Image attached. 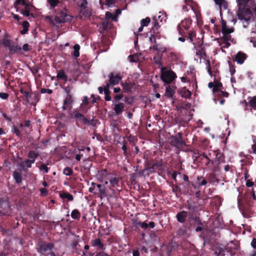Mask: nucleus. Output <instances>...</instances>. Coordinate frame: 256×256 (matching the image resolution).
Returning <instances> with one entry per match:
<instances>
[{
    "mask_svg": "<svg viewBox=\"0 0 256 256\" xmlns=\"http://www.w3.org/2000/svg\"><path fill=\"white\" fill-rule=\"evenodd\" d=\"M250 0H236L238 10L236 12V14L240 20H244L246 26H244L246 28L249 24V22L253 18V14L248 4Z\"/></svg>",
    "mask_w": 256,
    "mask_h": 256,
    "instance_id": "obj_1",
    "label": "nucleus"
},
{
    "mask_svg": "<svg viewBox=\"0 0 256 256\" xmlns=\"http://www.w3.org/2000/svg\"><path fill=\"white\" fill-rule=\"evenodd\" d=\"M253 203L251 202L250 197L243 196L242 194H239L238 198V205L239 210L244 218H248L252 216L253 211L251 209V206Z\"/></svg>",
    "mask_w": 256,
    "mask_h": 256,
    "instance_id": "obj_2",
    "label": "nucleus"
},
{
    "mask_svg": "<svg viewBox=\"0 0 256 256\" xmlns=\"http://www.w3.org/2000/svg\"><path fill=\"white\" fill-rule=\"evenodd\" d=\"M53 14L54 20L57 24L70 22L73 19V16L68 14V10L66 7L54 9Z\"/></svg>",
    "mask_w": 256,
    "mask_h": 256,
    "instance_id": "obj_3",
    "label": "nucleus"
},
{
    "mask_svg": "<svg viewBox=\"0 0 256 256\" xmlns=\"http://www.w3.org/2000/svg\"><path fill=\"white\" fill-rule=\"evenodd\" d=\"M169 142L172 146L178 149H182L186 146V143L184 140L182 134L180 132L176 136H172L169 138Z\"/></svg>",
    "mask_w": 256,
    "mask_h": 256,
    "instance_id": "obj_4",
    "label": "nucleus"
},
{
    "mask_svg": "<svg viewBox=\"0 0 256 256\" xmlns=\"http://www.w3.org/2000/svg\"><path fill=\"white\" fill-rule=\"evenodd\" d=\"M160 78L166 84H170L176 78L174 72L172 70H167L166 67L162 66Z\"/></svg>",
    "mask_w": 256,
    "mask_h": 256,
    "instance_id": "obj_5",
    "label": "nucleus"
},
{
    "mask_svg": "<svg viewBox=\"0 0 256 256\" xmlns=\"http://www.w3.org/2000/svg\"><path fill=\"white\" fill-rule=\"evenodd\" d=\"M38 252L42 255L48 256L50 250H52L54 245L52 242H46L44 241H40L37 244Z\"/></svg>",
    "mask_w": 256,
    "mask_h": 256,
    "instance_id": "obj_6",
    "label": "nucleus"
},
{
    "mask_svg": "<svg viewBox=\"0 0 256 256\" xmlns=\"http://www.w3.org/2000/svg\"><path fill=\"white\" fill-rule=\"evenodd\" d=\"M70 116L71 118L75 120L76 124L78 127H80V124L85 125L86 123H88V119L76 109L73 110Z\"/></svg>",
    "mask_w": 256,
    "mask_h": 256,
    "instance_id": "obj_7",
    "label": "nucleus"
},
{
    "mask_svg": "<svg viewBox=\"0 0 256 256\" xmlns=\"http://www.w3.org/2000/svg\"><path fill=\"white\" fill-rule=\"evenodd\" d=\"M212 154L208 153L201 152L198 154V156H196V160L198 162L204 164L206 166H208L210 164H214V161L212 159Z\"/></svg>",
    "mask_w": 256,
    "mask_h": 256,
    "instance_id": "obj_8",
    "label": "nucleus"
},
{
    "mask_svg": "<svg viewBox=\"0 0 256 256\" xmlns=\"http://www.w3.org/2000/svg\"><path fill=\"white\" fill-rule=\"evenodd\" d=\"M74 102V95H66L63 102L62 109L63 110H70Z\"/></svg>",
    "mask_w": 256,
    "mask_h": 256,
    "instance_id": "obj_9",
    "label": "nucleus"
},
{
    "mask_svg": "<svg viewBox=\"0 0 256 256\" xmlns=\"http://www.w3.org/2000/svg\"><path fill=\"white\" fill-rule=\"evenodd\" d=\"M184 207L188 210V212L189 213V217L190 216V214L194 216L192 213L196 211L198 208L196 202L192 199L186 201L184 204Z\"/></svg>",
    "mask_w": 256,
    "mask_h": 256,
    "instance_id": "obj_10",
    "label": "nucleus"
},
{
    "mask_svg": "<svg viewBox=\"0 0 256 256\" xmlns=\"http://www.w3.org/2000/svg\"><path fill=\"white\" fill-rule=\"evenodd\" d=\"M188 220L190 222L192 221H194L196 224L198 225V226L196 228V232H199L202 230L204 226L199 216H194L190 214V216L188 218Z\"/></svg>",
    "mask_w": 256,
    "mask_h": 256,
    "instance_id": "obj_11",
    "label": "nucleus"
},
{
    "mask_svg": "<svg viewBox=\"0 0 256 256\" xmlns=\"http://www.w3.org/2000/svg\"><path fill=\"white\" fill-rule=\"evenodd\" d=\"M108 82L112 86L118 84L122 80V76L120 73L115 74L114 72H112L108 74Z\"/></svg>",
    "mask_w": 256,
    "mask_h": 256,
    "instance_id": "obj_12",
    "label": "nucleus"
},
{
    "mask_svg": "<svg viewBox=\"0 0 256 256\" xmlns=\"http://www.w3.org/2000/svg\"><path fill=\"white\" fill-rule=\"evenodd\" d=\"M188 216H189V213L188 211L182 210L176 214V217L178 222L184 224Z\"/></svg>",
    "mask_w": 256,
    "mask_h": 256,
    "instance_id": "obj_13",
    "label": "nucleus"
},
{
    "mask_svg": "<svg viewBox=\"0 0 256 256\" xmlns=\"http://www.w3.org/2000/svg\"><path fill=\"white\" fill-rule=\"evenodd\" d=\"M120 178L116 176L110 178L109 180L110 183L109 188L112 190H114L115 189L117 190H120L118 188L120 187Z\"/></svg>",
    "mask_w": 256,
    "mask_h": 256,
    "instance_id": "obj_14",
    "label": "nucleus"
},
{
    "mask_svg": "<svg viewBox=\"0 0 256 256\" xmlns=\"http://www.w3.org/2000/svg\"><path fill=\"white\" fill-rule=\"evenodd\" d=\"M90 244L92 246L96 248L98 250H104L105 249L104 245L100 238H96L92 240L90 242Z\"/></svg>",
    "mask_w": 256,
    "mask_h": 256,
    "instance_id": "obj_15",
    "label": "nucleus"
},
{
    "mask_svg": "<svg viewBox=\"0 0 256 256\" xmlns=\"http://www.w3.org/2000/svg\"><path fill=\"white\" fill-rule=\"evenodd\" d=\"M246 58V54L242 52H238L235 56L234 61H236L238 64H242L244 62Z\"/></svg>",
    "mask_w": 256,
    "mask_h": 256,
    "instance_id": "obj_16",
    "label": "nucleus"
},
{
    "mask_svg": "<svg viewBox=\"0 0 256 256\" xmlns=\"http://www.w3.org/2000/svg\"><path fill=\"white\" fill-rule=\"evenodd\" d=\"M176 86H168L166 87L165 96L171 100H174L173 96L175 94Z\"/></svg>",
    "mask_w": 256,
    "mask_h": 256,
    "instance_id": "obj_17",
    "label": "nucleus"
},
{
    "mask_svg": "<svg viewBox=\"0 0 256 256\" xmlns=\"http://www.w3.org/2000/svg\"><path fill=\"white\" fill-rule=\"evenodd\" d=\"M196 55L198 56L200 59L203 57L206 56L205 48L202 46V44L198 45V46L196 48Z\"/></svg>",
    "mask_w": 256,
    "mask_h": 256,
    "instance_id": "obj_18",
    "label": "nucleus"
},
{
    "mask_svg": "<svg viewBox=\"0 0 256 256\" xmlns=\"http://www.w3.org/2000/svg\"><path fill=\"white\" fill-rule=\"evenodd\" d=\"M239 246L237 241H230L226 245V249L228 251L231 252L232 250L238 249Z\"/></svg>",
    "mask_w": 256,
    "mask_h": 256,
    "instance_id": "obj_19",
    "label": "nucleus"
},
{
    "mask_svg": "<svg viewBox=\"0 0 256 256\" xmlns=\"http://www.w3.org/2000/svg\"><path fill=\"white\" fill-rule=\"evenodd\" d=\"M124 106H125L124 103L119 102L118 104H116L114 108L115 114L117 115L122 114L123 112Z\"/></svg>",
    "mask_w": 256,
    "mask_h": 256,
    "instance_id": "obj_20",
    "label": "nucleus"
},
{
    "mask_svg": "<svg viewBox=\"0 0 256 256\" xmlns=\"http://www.w3.org/2000/svg\"><path fill=\"white\" fill-rule=\"evenodd\" d=\"M178 94L182 98H188L192 96V92L186 89L185 88H181L178 91Z\"/></svg>",
    "mask_w": 256,
    "mask_h": 256,
    "instance_id": "obj_21",
    "label": "nucleus"
},
{
    "mask_svg": "<svg viewBox=\"0 0 256 256\" xmlns=\"http://www.w3.org/2000/svg\"><path fill=\"white\" fill-rule=\"evenodd\" d=\"M12 176L16 184H20L22 182V174L20 172L16 170L12 172Z\"/></svg>",
    "mask_w": 256,
    "mask_h": 256,
    "instance_id": "obj_22",
    "label": "nucleus"
},
{
    "mask_svg": "<svg viewBox=\"0 0 256 256\" xmlns=\"http://www.w3.org/2000/svg\"><path fill=\"white\" fill-rule=\"evenodd\" d=\"M216 159L214 161V164L216 163V164L218 165L220 163L224 162V156L222 154L218 152L215 154Z\"/></svg>",
    "mask_w": 256,
    "mask_h": 256,
    "instance_id": "obj_23",
    "label": "nucleus"
},
{
    "mask_svg": "<svg viewBox=\"0 0 256 256\" xmlns=\"http://www.w3.org/2000/svg\"><path fill=\"white\" fill-rule=\"evenodd\" d=\"M39 156V153L34 150H30L28 154V159L35 162L36 158Z\"/></svg>",
    "mask_w": 256,
    "mask_h": 256,
    "instance_id": "obj_24",
    "label": "nucleus"
},
{
    "mask_svg": "<svg viewBox=\"0 0 256 256\" xmlns=\"http://www.w3.org/2000/svg\"><path fill=\"white\" fill-rule=\"evenodd\" d=\"M192 22V20L191 19L186 18L182 22V27L185 30H188L190 28Z\"/></svg>",
    "mask_w": 256,
    "mask_h": 256,
    "instance_id": "obj_25",
    "label": "nucleus"
},
{
    "mask_svg": "<svg viewBox=\"0 0 256 256\" xmlns=\"http://www.w3.org/2000/svg\"><path fill=\"white\" fill-rule=\"evenodd\" d=\"M80 13L84 18H90L92 14L91 10L88 7L86 8L82 9Z\"/></svg>",
    "mask_w": 256,
    "mask_h": 256,
    "instance_id": "obj_26",
    "label": "nucleus"
},
{
    "mask_svg": "<svg viewBox=\"0 0 256 256\" xmlns=\"http://www.w3.org/2000/svg\"><path fill=\"white\" fill-rule=\"evenodd\" d=\"M189 229L190 226L188 224L184 225L178 230L177 233L180 236H185Z\"/></svg>",
    "mask_w": 256,
    "mask_h": 256,
    "instance_id": "obj_27",
    "label": "nucleus"
},
{
    "mask_svg": "<svg viewBox=\"0 0 256 256\" xmlns=\"http://www.w3.org/2000/svg\"><path fill=\"white\" fill-rule=\"evenodd\" d=\"M226 250H227L226 246L225 248L220 246L217 247L215 248L214 254L216 256H224L225 254Z\"/></svg>",
    "mask_w": 256,
    "mask_h": 256,
    "instance_id": "obj_28",
    "label": "nucleus"
},
{
    "mask_svg": "<svg viewBox=\"0 0 256 256\" xmlns=\"http://www.w3.org/2000/svg\"><path fill=\"white\" fill-rule=\"evenodd\" d=\"M62 88H63L66 93V95H74L72 90H74V86L72 85L68 84L67 86L64 85L61 86Z\"/></svg>",
    "mask_w": 256,
    "mask_h": 256,
    "instance_id": "obj_29",
    "label": "nucleus"
},
{
    "mask_svg": "<svg viewBox=\"0 0 256 256\" xmlns=\"http://www.w3.org/2000/svg\"><path fill=\"white\" fill-rule=\"evenodd\" d=\"M60 196L62 199H67L69 201H72L74 197L72 195L67 192H62L60 194Z\"/></svg>",
    "mask_w": 256,
    "mask_h": 256,
    "instance_id": "obj_30",
    "label": "nucleus"
},
{
    "mask_svg": "<svg viewBox=\"0 0 256 256\" xmlns=\"http://www.w3.org/2000/svg\"><path fill=\"white\" fill-rule=\"evenodd\" d=\"M122 90L124 92L126 93L130 92L132 91V86L130 84L125 82L121 84Z\"/></svg>",
    "mask_w": 256,
    "mask_h": 256,
    "instance_id": "obj_31",
    "label": "nucleus"
},
{
    "mask_svg": "<svg viewBox=\"0 0 256 256\" xmlns=\"http://www.w3.org/2000/svg\"><path fill=\"white\" fill-rule=\"evenodd\" d=\"M57 78L59 80H64L65 82L68 80V76L66 75L64 70H60L58 72Z\"/></svg>",
    "mask_w": 256,
    "mask_h": 256,
    "instance_id": "obj_32",
    "label": "nucleus"
},
{
    "mask_svg": "<svg viewBox=\"0 0 256 256\" xmlns=\"http://www.w3.org/2000/svg\"><path fill=\"white\" fill-rule=\"evenodd\" d=\"M96 187L98 189L99 196L102 198V196H106V190L104 187L102 186L100 184H96Z\"/></svg>",
    "mask_w": 256,
    "mask_h": 256,
    "instance_id": "obj_33",
    "label": "nucleus"
},
{
    "mask_svg": "<svg viewBox=\"0 0 256 256\" xmlns=\"http://www.w3.org/2000/svg\"><path fill=\"white\" fill-rule=\"evenodd\" d=\"M188 36H186V38L189 39L190 42H194V39L196 36V32L194 30H190L188 32Z\"/></svg>",
    "mask_w": 256,
    "mask_h": 256,
    "instance_id": "obj_34",
    "label": "nucleus"
},
{
    "mask_svg": "<svg viewBox=\"0 0 256 256\" xmlns=\"http://www.w3.org/2000/svg\"><path fill=\"white\" fill-rule=\"evenodd\" d=\"M22 26L23 29L20 31V33L22 34H24L28 32L30 24L28 21H24L22 24Z\"/></svg>",
    "mask_w": 256,
    "mask_h": 256,
    "instance_id": "obj_35",
    "label": "nucleus"
},
{
    "mask_svg": "<svg viewBox=\"0 0 256 256\" xmlns=\"http://www.w3.org/2000/svg\"><path fill=\"white\" fill-rule=\"evenodd\" d=\"M146 154H144L143 158H146ZM155 163V160L152 158L148 160V158H146V160L145 162V166L146 167H149L150 166H154V164Z\"/></svg>",
    "mask_w": 256,
    "mask_h": 256,
    "instance_id": "obj_36",
    "label": "nucleus"
},
{
    "mask_svg": "<svg viewBox=\"0 0 256 256\" xmlns=\"http://www.w3.org/2000/svg\"><path fill=\"white\" fill-rule=\"evenodd\" d=\"M71 216L73 219L79 220L80 217V213L78 210L74 209L72 212Z\"/></svg>",
    "mask_w": 256,
    "mask_h": 256,
    "instance_id": "obj_37",
    "label": "nucleus"
},
{
    "mask_svg": "<svg viewBox=\"0 0 256 256\" xmlns=\"http://www.w3.org/2000/svg\"><path fill=\"white\" fill-rule=\"evenodd\" d=\"M101 24L102 26V30H100V32L102 33V32L109 28L111 24V22L108 20L106 19L105 20L102 22Z\"/></svg>",
    "mask_w": 256,
    "mask_h": 256,
    "instance_id": "obj_38",
    "label": "nucleus"
},
{
    "mask_svg": "<svg viewBox=\"0 0 256 256\" xmlns=\"http://www.w3.org/2000/svg\"><path fill=\"white\" fill-rule=\"evenodd\" d=\"M222 88V82L218 81L214 82V86L212 89L213 92H217L220 90V88Z\"/></svg>",
    "mask_w": 256,
    "mask_h": 256,
    "instance_id": "obj_39",
    "label": "nucleus"
},
{
    "mask_svg": "<svg viewBox=\"0 0 256 256\" xmlns=\"http://www.w3.org/2000/svg\"><path fill=\"white\" fill-rule=\"evenodd\" d=\"M230 33L226 32L224 34H223V36L220 38V41H225V42H228V41H232V36L230 34Z\"/></svg>",
    "mask_w": 256,
    "mask_h": 256,
    "instance_id": "obj_40",
    "label": "nucleus"
},
{
    "mask_svg": "<svg viewBox=\"0 0 256 256\" xmlns=\"http://www.w3.org/2000/svg\"><path fill=\"white\" fill-rule=\"evenodd\" d=\"M177 28L179 34L182 36L181 37H180L178 38V40L182 42H184L186 40V36H184V34L182 32V30L181 29V26L180 24H178V26Z\"/></svg>",
    "mask_w": 256,
    "mask_h": 256,
    "instance_id": "obj_41",
    "label": "nucleus"
},
{
    "mask_svg": "<svg viewBox=\"0 0 256 256\" xmlns=\"http://www.w3.org/2000/svg\"><path fill=\"white\" fill-rule=\"evenodd\" d=\"M32 94H34L32 100H34V102H31L30 104L33 106H36V102L39 101L40 96L38 92H34Z\"/></svg>",
    "mask_w": 256,
    "mask_h": 256,
    "instance_id": "obj_42",
    "label": "nucleus"
},
{
    "mask_svg": "<svg viewBox=\"0 0 256 256\" xmlns=\"http://www.w3.org/2000/svg\"><path fill=\"white\" fill-rule=\"evenodd\" d=\"M150 49H152L153 50H156L158 52H166V48H162V47L158 48V45H157L156 44H155L152 47H150Z\"/></svg>",
    "mask_w": 256,
    "mask_h": 256,
    "instance_id": "obj_43",
    "label": "nucleus"
},
{
    "mask_svg": "<svg viewBox=\"0 0 256 256\" xmlns=\"http://www.w3.org/2000/svg\"><path fill=\"white\" fill-rule=\"evenodd\" d=\"M22 49L21 47L18 46V45H14L12 44V46L9 48L10 51V54H14V52H17L18 50H20Z\"/></svg>",
    "mask_w": 256,
    "mask_h": 256,
    "instance_id": "obj_44",
    "label": "nucleus"
},
{
    "mask_svg": "<svg viewBox=\"0 0 256 256\" xmlns=\"http://www.w3.org/2000/svg\"><path fill=\"white\" fill-rule=\"evenodd\" d=\"M74 51L73 52V55L74 57L78 58L80 56V46L78 44H76L74 46Z\"/></svg>",
    "mask_w": 256,
    "mask_h": 256,
    "instance_id": "obj_45",
    "label": "nucleus"
},
{
    "mask_svg": "<svg viewBox=\"0 0 256 256\" xmlns=\"http://www.w3.org/2000/svg\"><path fill=\"white\" fill-rule=\"evenodd\" d=\"M134 224L136 226H140V228H144V229H147L148 227V224H146V222H139V221H136L135 222H134Z\"/></svg>",
    "mask_w": 256,
    "mask_h": 256,
    "instance_id": "obj_46",
    "label": "nucleus"
},
{
    "mask_svg": "<svg viewBox=\"0 0 256 256\" xmlns=\"http://www.w3.org/2000/svg\"><path fill=\"white\" fill-rule=\"evenodd\" d=\"M50 6V9L54 8L59 3L58 0H47Z\"/></svg>",
    "mask_w": 256,
    "mask_h": 256,
    "instance_id": "obj_47",
    "label": "nucleus"
},
{
    "mask_svg": "<svg viewBox=\"0 0 256 256\" xmlns=\"http://www.w3.org/2000/svg\"><path fill=\"white\" fill-rule=\"evenodd\" d=\"M106 19L109 20L110 19H112V20H116V16H114L113 14L106 12Z\"/></svg>",
    "mask_w": 256,
    "mask_h": 256,
    "instance_id": "obj_48",
    "label": "nucleus"
},
{
    "mask_svg": "<svg viewBox=\"0 0 256 256\" xmlns=\"http://www.w3.org/2000/svg\"><path fill=\"white\" fill-rule=\"evenodd\" d=\"M12 132L14 134L17 136L21 138L22 136L18 128L15 126H13L12 130Z\"/></svg>",
    "mask_w": 256,
    "mask_h": 256,
    "instance_id": "obj_49",
    "label": "nucleus"
},
{
    "mask_svg": "<svg viewBox=\"0 0 256 256\" xmlns=\"http://www.w3.org/2000/svg\"><path fill=\"white\" fill-rule=\"evenodd\" d=\"M63 173L66 176H70L73 174V170L70 168L66 167L64 169Z\"/></svg>",
    "mask_w": 256,
    "mask_h": 256,
    "instance_id": "obj_50",
    "label": "nucleus"
},
{
    "mask_svg": "<svg viewBox=\"0 0 256 256\" xmlns=\"http://www.w3.org/2000/svg\"><path fill=\"white\" fill-rule=\"evenodd\" d=\"M122 148L124 151V155L126 156H128L130 152L128 151L126 142L124 141L123 145L122 146Z\"/></svg>",
    "mask_w": 256,
    "mask_h": 256,
    "instance_id": "obj_51",
    "label": "nucleus"
},
{
    "mask_svg": "<svg viewBox=\"0 0 256 256\" xmlns=\"http://www.w3.org/2000/svg\"><path fill=\"white\" fill-rule=\"evenodd\" d=\"M250 106L256 110V96H254L248 101Z\"/></svg>",
    "mask_w": 256,
    "mask_h": 256,
    "instance_id": "obj_52",
    "label": "nucleus"
},
{
    "mask_svg": "<svg viewBox=\"0 0 256 256\" xmlns=\"http://www.w3.org/2000/svg\"><path fill=\"white\" fill-rule=\"evenodd\" d=\"M2 44L3 45L5 46V47H7V48H10V47L12 46V44L11 43V41L10 40H8L6 38H4L2 40Z\"/></svg>",
    "mask_w": 256,
    "mask_h": 256,
    "instance_id": "obj_53",
    "label": "nucleus"
},
{
    "mask_svg": "<svg viewBox=\"0 0 256 256\" xmlns=\"http://www.w3.org/2000/svg\"><path fill=\"white\" fill-rule=\"evenodd\" d=\"M154 166L158 170H163V164L162 160L155 162Z\"/></svg>",
    "mask_w": 256,
    "mask_h": 256,
    "instance_id": "obj_54",
    "label": "nucleus"
},
{
    "mask_svg": "<svg viewBox=\"0 0 256 256\" xmlns=\"http://www.w3.org/2000/svg\"><path fill=\"white\" fill-rule=\"evenodd\" d=\"M150 22V19L149 17H146L145 18H144L140 21V24L143 26H146Z\"/></svg>",
    "mask_w": 256,
    "mask_h": 256,
    "instance_id": "obj_55",
    "label": "nucleus"
},
{
    "mask_svg": "<svg viewBox=\"0 0 256 256\" xmlns=\"http://www.w3.org/2000/svg\"><path fill=\"white\" fill-rule=\"evenodd\" d=\"M162 56H155L154 57V63L158 65L159 67L162 66V63L161 62Z\"/></svg>",
    "mask_w": 256,
    "mask_h": 256,
    "instance_id": "obj_56",
    "label": "nucleus"
},
{
    "mask_svg": "<svg viewBox=\"0 0 256 256\" xmlns=\"http://www.w3.org/2000/svg\"><path fill=\"white\" fill-rule=\"evenodd\" d=\"M228 64L229 66L230 72L231 76H233L234 74L236 72V70L234 66L232 64L230 61H228Z\"/></svg>",
    "mask_w": 256,
    "mask_h": 256,
    "instance_id": "obj_57",
    "label": "nucleus"
},
{
    "mask_svg": "<svg viewBox=\"0 0 256 256\" xmlns=\"http://www.w3.org/2000/svg\"><path fill=\"white\" fill-rule=\"evenodd\" d=\"M220 12H221L222 9L225 10L228 8V4L227 2L224 0L220 5H219Z\"/></svg>",
    "mask_w": 256,
    "mask_h": 256,
    "instance_id": "obj_58",
    "label": "nucleus"
},
{
    "mask_svg": "<svg viewBox=\"0 0 256 256\" xmlns=\"http://www.w3.org/2000/svg\"><path fill=\"white\" fill-rule=\"evenodd\" d=\"M124 97L122 93L116 94L114 97L113 102H117L118 100L122 99Z\"/></svg>",
    "mask_w": 256,
    "mask_h": 256,
    "instance_id": "obj_59",
    "label": "nucleus"
},
{
    "mask_svg": "<svg viewBox=\"0 0 256 256\" xmlns=\"http://www.w3.org/2000/svg\"><path fill=\"white\" fill-rule=\"evenodd\" d=\"M46 20H48L50 24L52 26H54L56 24L54 20V17L53 16H46Z\"/></svg>",
    "mask_w": 256,
    "mask_h": 256,
    "instance_id": "obj_60",
    "label": "nucleus"
},
{
    "mask_svg": "<svg viewBox=\"0 0 256 256\" xmlns=\"http://www.w3.org/2000/svg\"><path fill=\"white\" fill-rule=\"evenodd\" d=\"M98 120H96L94 118H92V120H89L88 123H86L85 125H90L92 126H96L97 123H98Z\"/></svg>",
    "mask_w": 256,
    "mask_h": 256,
    "instance_id": "obj_61",
    "label": "nucleus"
},
{
    "mask_svg": "<svg viewBox=\"0 0 256 256\" xmlns=\"http://www.w3.org/2000/svg\"><path fill=\"white\" fill-rule=\"evenodd\" d=\"M234 31V28H228V26L224 28H222V34H224L226 32L232 33Z\"/></svg>",
    "mask_w": 256,
    "mask_h": 256,
    "instance_id": "obj_62",
    "label": "nucleus"
},
{
    "mask_svg": "<svg viewBox=\"0 0 256 256\" xmlns=\"http://www.w3.org/2000/svg\"><path fill=\"white\" fill-rule=\"evenodd\" d=\"M24 162L26 166L28 168H30L32 167V164L34 163V162H33L32 160H29L28 158Z\"/></svg>",
    "mask_w": 256,
    "mask_h": 256,
    "instance_id": "obj_63",
    "label": "nucleus"
},
{
    "mask_svg": "<svg viewBox=\"0 0 256 256\" xmlns=\"http://www.w3.org/2000/svg\"><path fill=\"white\" fill-rule=\"evenodd\" d=\"M117 0H106V5L108 7H112L113 5L116 4Z\"/></svg>",
    "mask_w": 256,
    "mask_h": 256,
    "instance_id": "obj_64",
    "label": "nucleus"
}]
</instances>
